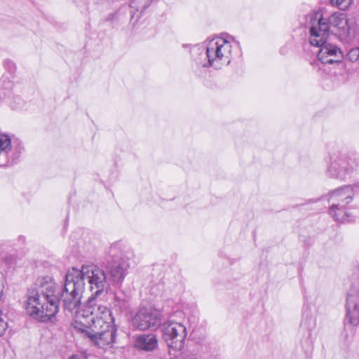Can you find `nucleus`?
<instances>
[{"label": "nucleus", "mask_w": 359, "mask_h": 359, "mask_svg": "<svg viewBox=\"0 0 359 359\" xmlns=\"http://www.w3.org/2000/svg\"><path fill=\"white\" fill-rule=\"evenodd\" d=\"M332 6H336L341 11H346L350 8L353 0H329Z\"/></svg>", "instance_id": "5701e85b"}, {"label": "nucleus", "mask_w": 359, "mask_h": 359, "mask_svg": "<svg viewBox=\"0 0 359 359\" xmlns=\"http://www.w3.org/2000/svg\"><path fill=\"white\" fill-rule=\"evenodd\" d=\"M353 198L351 187L347 185L343 186L330 191L328 194V202L330 205H333V208L338 205L347 207Z\"/></svg>", "instance_id": "ddd939ff"}, {"label": "nucleus", "mask_w": 359, "mask_h": 359, "mask_svg": "<svg viewBox=\"0 0 359 359\" xmlns=\"http://www.w3.org/2000/svg\"><path fill=\"white\" fill-rule=\"evenodd\" d=\"M313 46L320 48L318 58L323 64L339 63L344 58L341 49L335 45L327 43V40L323 44Z\"/></svg>", "instance_id": "9d476101"}, {"label": "nucleus", "mask_w": 359, "mask_h": 359, "mask_svg": "<svg viewBox=\"0 0 359 359\" xmlns=\"http://www.w3.org/2000/svg\"><path fill=\"white\" fill-rule=\"evenodd\" d=\"M114 306L117 307L121 312L128 308V303L123 295H114Z\"/></svg>", "instance_id": "4be33fe9"}, {"label": "nucleus", "mask_w": 359, "mask_h": 359, "mask_svg": "<svg viewBox=\"0 0 359 359\" xmlns=\"http://www.w3.org/2000/svg\"><path fill=\"white\" fill-rule=\"evenodd\" d=\"M13 88L11 79L4 75L0 79V100L15 109L20 103L21 99L13 94Z\"/></svg>", "instance_id": "9b49d317"}, {"label": "nucleus", "mask_w": 359, "mask_h": 359, "mask_svg": "<svg viewBox=\"0 0 359 359\" xmlns=\"http://www.w3.org/2000/svg\"><path fill=\"white\" fill-rule=\"evenodd\" d=\"M346 320L353 326L359 324V275L351 280L346 300Z\"/></svg>", "instance_id": "6e6552de"}, {"label": "nucleus", "mask_w": 359, "mask_h": 359, "mask_svg": "<svg viewBox=\"0 0 359 359\" xmlns=\"http://www.w3.org/2000/svg\"><path fill=\"white\" fill-rule=\"evenodd\" d=\"M158 341L154 334H142L136 337L135 346L136 348L149 352L158 348Z\"/></svg>", "instance_id": "dca6fc26"}, {"label": "nucleus", "mask_w": 359, "mask_h": 359, "mask_svg": "<svg viewBox=\"0 0 359 359\" xmlns=\"http://www.w3.org/2000/svg\"><path fill=\"white\" fill-rule=\"evenodd\" d=\"M69 359H79V357L76 355H72Z\"/></svg>", "instance_id": "c756f323"}, {"label": "nucleus", "mask_w": 359, "mask_h": 359, "mask_svg": "<svg viewBox=\"0 0 359 359\" xmlns=\"http://www.w3.org/2000/svg\"><path fill=\"white\" fill-rule=\"evenodd\" d=\"M205 50V56L207 62L203 63L201 65L204 67H212L216 69L222 67L220 63V55L217 43H216V37L208 41L202 50Z\"/></svg>", "instance_id": "2eb2a0df"}, {"label": "nucleus", "mask_w": 359, "mask_h": 359, "mask_svg": "<svg viewBox=\"0 0 359 359\" xmlns=\"http://www.w3.org/2000/svg\"><path fill=\"white\" fill-rule=\"evenodd\" d=\"M153 0H132L130 3L131 21H133L136 15L141 17L142 13L150 6Z\"/></svg>", "instance_id": "aec40b11"}, {"label": "nucleus", "mask_w": 359, "mask_h": 359, "mask_svg": "<svg viewBox=\"0 0 359 359\" xmlns=\"http://www.w3.org/2000/svg\"><path fill=\"white\" fill-rule=\"evenodd\" d=\"M86 284L69 270L65 275L64 289L61 299L65 310L74 313L76 320L89 323L87 310L94 304H102L100 300L89 297L86 305L80 309L85 292ZM60 290L52 277L49 276L38 278L27 289L24 308L31 318L41 323L51 321L59 311Z\"/></svg>", "instance_id": "f257e3e1"}, {"label": "nucleus", "mask_w": 359, "mask_h": 359, "mask_svg": "<svg viewBox=\"0 0 359 359\" xmlns=\"http://www.w3.org/2000/svg\"><path fill=\"white\" fill-rule=\"evenodd\" d=\"M319 199H311V200H309V201L312 202V203H316L317 201H318Z\"/></svg>", "instance_id": "2f4dec72"}, {"label": "nucleus", "mask_w": 359, "mask_h": 359, "mask_svg": "<svg viewBox=\"0 0 359 359\" xmlns=\"http://www.w3.org/2000/svg\"><path fill=\"white\" fill-rule=\"evenodd\" d=\"M161 322V312L151 307L140 308L132 319L133 326L140 330L156 328Z\"/></svg>", "instance_id": "1a4fd4ad"}, {"label": "nucleus", "mask_w": 359, "mask_h": 359, "mask_svg": "<svg viewBox=\"0 0 359 359\" xmlns=\"http://www.w3.org/2000/svg\"><path fill=\"white\" fill-rule=\"evenodd\" d=\"M4 285L2 281L0 280V299H1L4 294Z\"/></svg>", "instance_id": "c85d7f7f"}, {"label": "nucleus", "mask_w": 359, "mask_h": 359, "mask_svg": "<svg viewBox=\"0 0 359 359\" xmlns=\"http://www.w3.org/2000/svg\"><path fill=\"white\" fill-rule=\"evenodd\" d=\"M13 149H25L22 142L18 139L12 142L8 135L0 134V151H9Z\"/></svg>", "instance_id": "6ab92c4d"}, {"label": "nucleus", "mask_w": 359, "mask_h": 359, "mask_svg": "<svg viewBox=\"0 0 359 359\" xmlns=\"http://www.w3.org/2000/svg\"><path fill=\"white\" fill-rule=\"evenodd\" d=\"M88 309L89 323L78 321L75 329L100 348L116 343L117 329L110 309L104 304H94Z\"/></svg>", "instance_id": "f03ea898"}, {"label": "nucleus", "mask_w": 359, "mask_h": 359, "mask_svg": "<svg viewBox=\"0 0 359 359\" xmlns=\"http://www.w3.org/2000/svg\"><path fill=\"white\" fill-rule=\"evenodd\" d=\"M104 0H95V3L99 4L103 2Z\"/></svg>", "instance_id": "7c9ffc66"}, {"label": "nucleus", "mask_w": 359, "mask_h": 359, "mask_svg": "<svg viewBox=\"0 0 359 359\" xmlns=\"http://www.w3.org/2000/svg\"><path fill=\"white\" fill-rule=\"evenodd\" d=\"M348 187H351L352 193L354 195L355 192L359 191V180L353 184L347 185Z\"/></svg>", "instance_id": "bb28decb"}, {"label": "nucleus", "mask_w": 359, "mask_h": 359, "mask_svg": "<svg viewBox=\"0 0 359 359\" xmlns=\"http://www.w3.org/2000/svg\"><path fill=\"white\" fill-rule=\"evenodd\" d=\"M4 65L6 71L12 76L16 70V67L14 62L10 60H6L4 62Z\"/></svg>", "instance_id": "b1692460"}, {"label": "nucleus", "mask_w": 359, "mask_h": 359, "mask_svg": "<svg viewBox=\"0 0 359 359\" xmlns=\"http://www.w3.org/2000/svg\"><path fill=\"white\" fill-rule=\"evenodd\" d=\"M348 56L351 60H358L359 59V48L351 49L348 52Z\"/></svg>", "instance_id": "a878e982"}, {"label": "nucleus", "mask_w": 359, "mask_h": 359, "mask_svg": "<svg viewBox=\"0 0 359 359\" xmlns=\"http://www.w3.org/2000/svg\"><path fill=\"white\" fill-rule=\"evenodd\" d=\"M130 6H121L117 11L113 13H110L107 15L105 20L106 21H117V22H123L126 18V15L130 16V24L132 26V28L135 27L136 23L140 19V15H136L135 19L131 21L132 14L130 13Z\"/></svg>", "instance_id": "a211bd4d"}, {"label": "nucleus", "mask_w": 359, "mask_h": 359, "mask_svg": "<svg viewBox=\"0 0 359 359\" xmlns=\"http://www.w3.org/2000/svg\"><path fill=\"white\" fill-rule=\"evenodd\" d=\"M329 212L334 220L339 222H345L348 217L347 207L338 205L333 208V205H330Z\"/></svg>", "instance_id": "412c9836"}, {"label": "nucleus", "mask_w": 359, "mask_h": 359, "mask_svg": "<svg viewBox=\"0 0 359 359\" xmlns=\"http://www.w3.org/2000/svg\"><path fill=\"white\" fill-rule=\"evenodd\" d=\"M109 259L105 265V272L113 284H121L128 273L129 264L124 259L120 243H113L109 249Z\"/></svg>", "instance_id": "423d86ee"}, {"label": "nucleus", "mask_w": 359, "mask_h": 359, "mask_svg": "<svg viewBox=\"0 0 359 359\" xmlns=\"http://www.w3.org/2000/svg\"><path fill=\"white\" fill-rule=\"evenodd\" d=\"M201 50V47L199 45L194 46L191 49V53H198Z\"/></svg>", "instance_id": "cd10ccee"}, {"label": "nucleus", "mask_w": 359, "mask_h": 359, "mask_svg": "<svg viewBox=\"0 0 359 359\" xmlns=\"http://www.w3.org/2000/svg\"><path fill=\"white\" fill-rule=\"evenodd\" d=\"M8 329V323L2 317V311L0 309V337H2Z\"/></svg>", "instance_id": "393cba45"}, {"label": "nucleus", "mask_w": 359, "mask_h": 359, "mask_svg": "<svg viewBox=\"0 0 359 359\" xmlns=\"http://www.w3.org/2000/svg\"><path fill=\"white\" fill-rule=\"evenodd\" d=\"M163 338L169 348V355H176L172 353V351H180L184 346L185 339L187 336V330L182 323L176 322L170 319L162 325Z\"/></svg>", "instance_id": "0eeeda50"}, {"label": "nucleus", "mask_w": 359, "mask_h": 359, "mask_svg": "<svg viewBox=\"0 0 359 359\" xmlns=\"http://www.w3.org/2000/svg\"><path fill=\"white\" fill-rule=\"evenodd\" d=\"M25 149H13L9 151H0V167H11L16 164Z\"/></svg>", "instance_id": "f3484780"}, {"label": "nucleus", "mask_w": 359, "mask_h": 359, "mask_svg": "<svg viewBox=\"0 0 359 359\" xmlns=\"http://www.w3.org/2000/svg\"><path fill=\"white\" fill-rule=\"evenodd\" d=\"M78 280H81L86 284L87 279L91 291L95 290L90 297H94L95 300L101 295L104 290L109 286V280L104 269L95 265H83L81 269L72 268L70 270Z\"/></svg>", "instance_id": "20e7f679"}, {"label": "nucleus", "mask_w": 359, "mask_h": 359, "mask_svg": "<svg viewBox=\"0 0 359 359\" xmlns=\"http://www.w3.org/2000/svg\"><path fill=\"white\" fill-rule=\"evenodd\" d=\"M358 167L359 156L357 154L346 156L340 153L330 154L326 174L330 178L344 181Z\"/></svg>", "instance_id": "39448f33"}, {"label": "nucleus", "mask_w": 359, "mask_h": 359, "mask_svg": "<svg viewBox=\"0 0 359 359\" xmlns=\"http://www.w3.org/2000/svg\"><path fill=\"white\" fill-rule=\"evenodd\" d=\"M331 32L344 43L350 42L355 35V23L350 22L344 13H342L337 25Z\"/></svg>", "instance_id": "f8f14e48"}, {"label": "nucleus", "mask_w": 359, "mask_h": 359, "mask_svg": "<svg viewBox=\"0 0 359 359\" xmlns=\"http://www.w3.org/2000/svg\"><path fill=\"white\" fill-rule=\"evenodd\" d=\"M216 43L219 51L220 63L222 67L229 65L234 55L239 52L238 46H233L231 41L222 37H216Z\"/></svg>", "instance_id": "4468645a"}, {"label": "nucleus", "mask_w": 359, "mask_h": 359, "mask_svg": "<svg viewBox=\"0 0 359 359\" xmlns=\"http://www.w3.org/2000/svg\"><path fill=\"white\" fill-rule=\"evenodd\" d=\"M342 13L334 12L328 17L322 11H313L305 16V27L309 30L311 45L323 44L327 40L331 29L337 25Z\"/></svg>", "instance_id": "7ed1b4c3"}]
</instances>
